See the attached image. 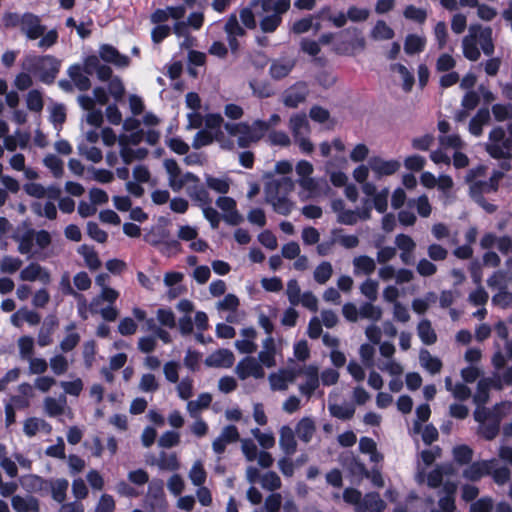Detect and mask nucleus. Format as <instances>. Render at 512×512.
<instances>
[{"instance_id":"f257e3e1","label":"nucleus","mask_w":512,"mask_h":512,"mask_svg":"<svg viewBox=\"0 0 512 512\" xmlns=\"http://www.w3.org/2000/svg\"><path fill=\"white\" fill-rule=\"evenodd\" d=\"M22 70L31 73L47 85L54 83L61 68V60L53 55H26L21 63Z\"/></svg>"},{"instance_id":"f03ea898","label":"nucleus","mask_w":512,"mask_h":512,"mask_svg":"<svg viewBox=\"0 0 512 512\" xmlns=\"http://www.w3.org/2000/svg\"><path fill=\"white\" fill-rule=\"evenodd\" d=\"M486 152L494 159L512 158V138L506 135L502 126L494 127L488 135Z\"/></svg>"},{"instance_id":"7ed1b4c3","label":"nucleus","mask_w":512,"mask_h":512,"mask_svg":"<svg viewBox=\"0 0 512 512\" xmlns=\"http://www.w3.org/2000/svg\"><path fill=\"white\" fill-rule=\"evenodd\" d=\"M291 7V0H275L273 6H270V15H266L260 20L259 26L263 33H273L282 23V15Z\"/></svg>"},{"instance_id":"20e7f679","label":"nucleus","mask_w":512,"mask_h":512,"mask_svg":"<svg viewBox=\"0 0 512 512\" xmlns=\"http://www.w3.org/2000/svg\"><path fill=\"white\" fill-rule=\"evenodd\" d=\"M241 135L237 139L240 148H248L252 143L261 140L269 130V124L263 120H255L252 124L246 123V128H241Z\"/></svg>"},{"instance_id":"39448f33","label":"nucleus","mask_w":512,"mask_h":512,"mask_svg":"<svg viewBox=\"0 0 512 512\" xmlns=\"http://www.w3.org/2000/svg\"><path fill=\"white\" fill-rule=\"evenodd\" d=\"M498 465V460L493 458L490 460L475 461L463 470V477L469 481L477 482L482 477L488 476L492 473L494 466Z\"/></svg>"},{"instance_id":"423d86ee","label":"nucleus","mask_w":512,"mask_h":512,"mask_svg":"<svg viewBox=\"0 0 512 512\" xmlns=\"http://www.w3.org/2000/svg\"><path fill=\"white\" fill-rule=\"evenodd\" d=\"M20 31L28 40H36L44 34L46 27L41 23V19L38 15L25 12L23 14Z\"/></svg>"},{"instance_id":"0eeeda50","label":"nucleus","mask_w":512,"mask_h":512,"mask_svg":"<svg viewBox=\"0 0 512 512\" xmlns=\"http://www.w3.org/2000/svg\"><path fill=\"white\" fill-rule=\"evenodd\" d=\"M235 372L241 380H245L251 376L260 379L265 375L261 364L252 356H246L239 361L236 365Z\"/></svg>"},{"instance_id":"6e6552de","label":"nucleus","mask_w":512,"mask_h":512,"mask_svg":"<svg viewBox=\"0 0 512 512\" xmlns=\"http://www.w3.org/2000/svg\"><path fill=\"white\" fill-rule=\"evenodd\" d=\"M502 173L495 171L487 181L478 180L469 186V195L472 199L482 198L485 193H494L498 190Z\"/></svg>"},{"instance_id":"1a4fd4ad","label":"nucleus","mask_w":512,"mask_h":512,"mask_svg":"<svg viewBox=\"0 0 512 512\" xmlns=\"http://www.w3.org/2000/svg\"><path fill=\"white\" fill-rule=\"evenodd\" d=\"M480 24H472L469 27L468 34L462 40L463 55L470 61H477L480 56V50L477 47V30Z\"/></svg>"},{"instance_id":"9d476101","label":"nucleus","mask_w":512,"mask_h":512,"mask_svg":"<svg viewBox=\"0 0 512 512\" xmlns=\"http://www.w3.org/2000/svg\"><path fill=\"white\" fill-rule=\"evenodd\" d=\"M216 205L220 208L225 214L223 215V219L229 225H239L243 221L242 215L236 209V201L228 196H220L216 200Z\"/></svg>"},{"instance_id":"9b49d317","label":"nucleus","mask_w":512,"mask_h":512,"mask_svg":"<svg viewBox=\"0 0 512 512\" xmlns=\"http://www.w3.org/2000/svg\"><path fill=\"white\" fill-rule=\"evenodd\" d=\"M308 95L307 85L303 82L297 83L284 92L283 103L289 108H297L303 103Z\"/></svg>"},{"instance_id":"f8f14e48","label":"nucleus","mask_w":512,"mask_h":512,"mask_svg":"<svg viewBox=\"0 0 512 512\" xmlns=\"http://www.w3.org/2000/svg\"><path fill=\"white\" fill-rule=\"evenodd\" d=\"M99 57L117 67H127L130 63L128 56L121 54L114 46L102 44L99 48Z\"/></svg>"},{"instance_id":"ddd939ff","label":"nucleus","mask_w":512,"mask_h":512,"mask_svg":"<svg viewBox=\"0 0 512 512\" xmlns=\"http://www.w3.org/2000/svg\"><path fill=\"white\" fill-rule=\"evenodd\" d=\"M159 222H162V225L153 226L145 235L144 241L150 244L153 247H158L161 245L166 239L170 238V231L165 227L169 220L160 217Z\"/></svg>"},{"instance_id":"4468645a","label":"nucleus","mask_w":512,"mask_h":512,"mask_svg":"<svg viewBox=\"0 0 512 512\" xmlns=\"http://www.w3.org/2000/svg\"><path fill=\"white\" fill-rule=\"evenodd\" d=\"M296 61L291 58L281 57L274 59L269 68V74L274 80H281L287 77L295 67Z\"/></svg>"},{"instance_id":"2eb2a0df","label":"nucleus","mask_w":512,"mask_h":512,"mask_svg":"<svg viewBox=\"0 0 512 512\" xmlns=\"http://www.w3.org/2000/svg\"><path fill=\"white\" fill-rule=\"evenodd\" d=\"M369 166L373 172L381 177L393 175L401 165L398 160H383L380 157H373L369 160Z\"/></svg>"},{"instance_id":"dca6fc26","label":"nucleus","mask_w":512,"mask_h":512,"mask_svg":"<svg viewBox=\"0 0 512 512\" xmlns=\"http://www.w3.org/2000/svg\"><path fill=\"white\" fill-rule=\"evenodd\" d=\"M279 446L286 456H291L297 451L295 432L288 425H283L279 430Z\"/></svg>"},{"instance_id":"f3484780","label":"nucleus","mask_w":512,"mask_h":512,"mask_svg":"<svg viewBox=\"0 0 512 512\" xmlns=\"http://www.w3.org/2000/svg\"><path fill=\"white\" fill-rule=\"evenodd\" d=\"M234 363V355L228 349H218L205 359V365L208 367L230 368Z\"/></svg>"},{"instance_id":"a211bd4d","label":"nucleus","mask_w":512,"mask_h":512,"mask_svg":"<svg viewBox=\"0 0 512 512\" xmlns=\"http://www.w3.org/2000/svg\"><path fill=\"white\" fill-rule=\"evenodd\" d=\"M294 182L290 177L283 176L270 181L265 186V194H278L288 196L294 189Z\"/></svg>"},{"instance_id":"6ab92c4d","label":"nucleus","mask_w":512,"mask_h":512,"mask_svg":"<svg viewBox=\"0 0 512 512\" xmlns=\"http://www.w3.org/2000/svg\"><path fill=\"white\" fill-rule=\"evenodd\" d=\"M490 120L491 116L489 109L487 107L480 108L469 122V132L476 137L481 136L483 133V126L488 124Z\"/></svg>"},{"instance_id":"aec40b11","label":"nucleus","mask_w":512,"mask_h":512,"mask_svg":"<svg viewBox=\"0 0 512 512\" xmlns=\"http://www.w3.org/2000/svg\"><path fill=\"white\" fill-rule=\"evenodd\" d=\"M19 278L22 281H35L40 279L43 283L50 282V274L43 270L38 263H30L21 270Z\"/></svg>"},{"instance_id":"412c9836","label":"nucleus","mask_w":512,"mask_h":512,"mask_svg":"<svg viewBox=\"0 0 512 512\" xmlns=\"http://www.w3.org/2000/svg\"><path fill=\"white\" fill-rule=\"evenodd\" d=\"M265 201L272 205L273 210L280 215H289L293 208V202L284 195L265 194Z\"/></svg>"},{"instance_id":"4be33fe9","label":"nucleus","mask_w":512,"mask_h":512,"mask_svg":"<svg viewBox=\"0 0 512 512\" xmlns=\"http://www.w3.org/2000/svg\"><path fill=\"white\" fill-rule=\"evenodd\" d=\"M306 382L300 385L299 390L307 397H311L315 390L319 387L318 368L314 365H309L305 369Z\"/></svg>"},{"instance_id":"5701e85b","label":"nucleus","mask_w":512,"mask_h":512,"mask_svg":"<svg viewBox=\"0 0 512 512\" xmlns=\"http://www.w3.org/2000/svg\"><path fill=\"white\" fill-rule=\"evenodd\" d=\"M316 431L315 422L310 417L302 418L296 425L294 432L298 438L304 442L309 443Z\"/></svg>"},{"instance_id":"b1692460","label":"nucleus","mask_w":512,"mask_h":512,"mask_svg":"<svg viewBox=\"0 0 512 512\" xmlns=\"http://www.w3.org/2000/svg\"><path fill=\"white\" fill-rule=\"evenodd\" d=\"M186 193L193 201L197 202L201 207L211 205L212 203V199L208 191L201 183L188 185L186 187Z\"/></svg>"},{"instance_id":"393cba45","label":"nucleus","mask_w":512,"mask_h":512,"mask_svg":"<svg viewBox=\"0 0 512 512\" xmlns=\"http://www.w3.org/2000/svg\"><path fill=\"white\" fill-rule=\"evenodd\" d=\"M11 505L16 512H39V501L33 496L23 498L15 495L11 499Z\"/></svg>"},{"instance_id":"a878e982","label":"nucleus","mask_w":512,"mask_h":512,"mask_svg":"<svg viewBox=\"0 0 512 512\" xmlns=\"http://www.w3.org/2000/svg\"><path fill=\"white\" fill-rule=\"evenodd\" d=\"M492 33V28L489 26L482 27L480 25L479 30H477V42H479L480 47L486 56H491L495 50Z\"/></svg>"},{"instance_id":"bb28decb","label":"nucleus","mask_w":512,"mask_h":512,"mask_svg":"<svg viewBox=\"0 0 512 512\" xmlns=\"http://www.w3.org/2000/svg\"><path fill=\"white\" fill-rule=\"evenodd\" d=\"M289 128L294 138H297L303 133L308 134L310 132V126L306 114L297 113L292 115L289 121Z\"/></svg>"},{"instance_id":"cd10ccee","label":"nucleus","mask_w":512,"mask_h":512,"mask_svg":"<svg viewBox=\"0 0 512 512\" xmlns=\"http://www.w3.org/2000/svg\"><path fill=\"white\" fill-rule=\"evenodd\" d=\"M419 360L421 366L431 374L439 373L443 367L442 361L433 357L427 349L420 350Z\"/></svg>"},{"instance_id":"c85d7f7f","label":"nucleus","mask_w":512,"mask_h":512,"mask_svg":"<svg viewBox=\"0 0 512 512\" xmlns=\"http://www.w3.org/2000/svg\"><path fill=\"white\" fill-rule=\"evenodd\" d=\"M354 274L370 275L376 269V264L373 258L367 255H361L353 259Z\"/></svg>"},{"instance_id":"c756f323","label":"nucleus","mask_w":512,"mask_h":512,"mask_svg":"<svg viewBox=\"0 0 512 512\" xmlns=\"http://www.w3.org/2000/svg\"><path fill=\"white\" fill-rule=\"evenodd\" d=\"M418 336L425 345H432L437 341V335L428 319H423L417 326Z\"/></svg>"},{"instance_id":"7c9ffc66","label":"nucleus","mask_w":512,"mask_h":512,"mask_svg":"<svg viewBox=\"0 0 512 512\" xmlns=\"http://www.w3.org/2000/svg\"><path fill=\"white\" fill-rule=\"evenodd\" d=\"M426 39L416 34H408L404 41V51L408 55H414L425 49Z\"/></svg>"},{"instance_id":"2f4dec72","label":"nucleus","mask_w":512,"mask_h":512,"mask_svg":"<svg viewBox=\"0 0 512 512\" xmlns=\"http://www.w3.org/2000/svg\"><path fill=\"white\" fill-rule=\"evenodd\" d=\"M66 405V397L61 395L59 399L47 397L44 401L45 411L48 416L56 417L64 413V407Z\"/></svg>"},{"instance_id":"473e14b6","label":"nucleus","mask_w":512,"mask_h":512,"mask_svg":"<svg viewBox=\"0 0 512 512\" xmlns=\"http://www.w3.org/2000/svg\"><path fill=\"white\" fill-rule=\"evenodd\" d=\"M502 419V414H498L497 416L490 419V422L484 424L480 428L481 436L488 441H491L497 437L500 431V422Z\"/></svg>"},{"instance_id":"72a5a7b5","label":"nucleus","mask_w":512,"mask_h":512,"mask_svg":"<svg viewBox=\"0 0 512 512\" xmlns=\"http://www.w3.org/2000/svg\"><path fill=\"white\" fill-rule=\"evenodd\" d=\"M78 253L83 256L85 263L90 270H97L100 268L101 261L93 247L83 244L78 248Z\"/></svg>"},{"instance_id":"f704fd0d","label":"nucleus","mask_w":512,"mask_h":512,"mask_svg":"<svg viewBox=\"0 0 512 512\" xmlns=\"http://www.w3.org/2000/svg\"><path fill=\"white\" fill-rule=\"evenodd\" d=\"M330 414L340 420H350L355 414V406L352 403H345L344 405L330 404Z\"/></svg>"},{"instance_id":"c9c22d12","label":"nucleus","mask_w":512,"mask_h":512,"mask_svg":"<svg viewBox=\"0 0 512 512\" xmlns=\"http://www.w3.org/2000/svg\"><path fill=\"white\" fill-rule=\"evenodd\" d=\"M384 507L385 503L377 492L367 493L360 505V509L363 508L374 512H380Z\"/></svg>"},{"instance_id":"e433bc0d","label":"nucleus","mask_w":512,"mask_h":512,"mask_svg":"<svg viewBox=\"0 0 512 512\" xmlns=\"http://www.w3.org/2000/svg\"><path fill=\"white\" fill-rule=\"evenodd\" d=\"M224 31L227 36L243 37L246 35V30L239 24L236 14H230L225 22Z\"/></svg>"},{"instance_id":"4c0bfd02","label":"nucleus","mask_w":512,"mask_h":512,"mask_svg":"<svg viewBox=\"0 0 512 512\" xmlns=\"http://www.w3.org/2000/svg\"><path fill=\"white\" fill-rule=\"evenodd\" d=\"M454 461L459 465H468L473 458V450L468 445L462 444L453 448Z\"/></svg>"},{"instance_id":"58836bf2","label":"nucleus","mask_w":512,"mask_h":512,"mask_svg":"<svg viewBox=\"0 0 512 512\" xmlns=\"http://www.w3.org/2000/svg\"><path fill=\"white\" fill-rule=\"evenodd\" d=\"M394 35L393 29L383 20H378L371 31V37L375 40H389Z\"/></svg>"},{"instance_id":"ea45409f","label":"nucleus","mask_w":512,"mask_h":512,"mask_svg":"<svg viewBox=\"0 0 512 512\" xmlns=\"http://www.w3.org/2000/svg\"><path fill=\"white\" fill-rule=\"evenodd\" d=\"M27 108L32 112H41L44 107V101L41 91L38 89L30 90L26 96Z\"/></svg>"},{"instance_id":"a19ab883","label":"nucleus","mask_w":512,"mask_h":512,"mask_svg":"<svg viewBox=\"0 0 512 512\" xmlns=\"http://www.w3.org/2000/svg\"><path fill=\"white\" fill-rule=\"evenodd\" d=\"M501 406H502V403H498L493 407L492 410H490L485 407H480V405H478V407L475 409L474 414H473L475 421L483 424L486 420L492 419L493 417H495L501 413L500 412Z\"/></svg>"},{"instance_id":"79ce46f5","label":"nucleus","mask_w":512,"mask_h":512,"mask_svg":"<svg viewBox=\"0 0 512 512\" xmlns=\"http://www.w3.org/2000/svg\"><path fill=\"white\" fill-rule=\"evenodd\" d=\"M333 268L330 262L323 261L314 270V280L318 284H325L332 276Z\"/></svg>"},{"instance_id":"37998d69","label":"nucleus","mask_w":512,"mask_h":512,"mask_svg":"<svg viewBox=\"0 0 512 512\" xmlns=\"http://www.w3.org/2000/svg\"><path fill=\"white\" fill-rule=\"evenodd\" d=\"M294 378L293 373L284 371L283 374H271L269 381L273 390H285L287 388V381H292Z\"/></svg>"},{"instance_id":"c03bdc74","label":"nucleus","mask_w":512,"mask_h":512,"mask_svg":"<svg viewBox=\"0 0 512 512\" xmlns=\"http://www.w3.org/2000/svg\"><path fill=\"white\" fill-rule=\"evenodd\" d=\"M44 165L50 169L55 178H60L63 175V161L54 154L47 155L44 160Z\"/></svg>"},{"instance_id":"a18cd8bd","label":"nucleus","mask_w":512,"mask_h":512,"mask_svg":"<svg viewBox=\"0 0 512 512\" xmlns=\"http://www.w3.org/2000/svg\"><path fill=\"white\" fill-rule=\"evenodd\" d=\"M206 477L207 474L202 463L200 461H196L189 472L191 482L195 486H202L206 481Z\"/></svg>"},{"instance_id":"49530a36","label":"nucleus","mask_w":512,"mask_h":512,"mask_svg":"<svg viewBox=\"0 0 512 512\" xmlns=\"http://www.w3.org/2000/svg\"><path fill=\"white\" fill-rule=\"evenodd\" d=\"M158 466L162 470L175 471L179 468V462L175 453L166 454L161 452L159 455Z\"/></svg>"},{"instance_id":"de8ad7c7","label":"nucleus","mask_w":512,"mask_h":512,"mask_svg":"<svg viewBox=\"0 0 512 512\" xmlns=\"http://www.w3.org/2000/svg\"><path fill=\"white\" fill-rule=\"evenodd\" d=\"M344 33L351 34L353 37L350 41V46L353 50L363 51L366 47V40L362 35L361 30L356 27H350L344 30Z\"/></svg>"},{"instance_id":"09e8293b","label":"nucleus","mask_w":512,"mask_h":512,"mask_svg":"<svg viewBox=\"0 0 512 512\" xmlns=\"http://www.w3.org/2000/svg\"><path fill=\"white\" fill-rule=\"evenodd\" d=\"M261 485L264 489L275 491L282 485L281 479L274 471H268L261 477Z\"/></svg>"},{"instance_id":"8fccbe9b","label":"nucleus","mask_w":512,"mask_h":512,"mask_svg":"<svg viewBox=\"0 0 512 512\" xmlns=\"http://www.w3.org/2000/svg\"><path fill=\"white\" fill-rule=\"evenodd\" d=\"M371 302L372 301L366 302L361 305L359 315L362 318L378 321L382 316V310L379 307L374 306Z\"/></svg>"},{"instance_id":"3c124183","label":"nucleus","mask_w":512,"mask_h":512,"mask_svg":"<svg viewBox=\"0 0 512 512\" xmlns=\"http://www.w3.org/2000/svg\"><path fill=\"white\" fill-rule=\"evenodd\" d=\"M494 118L498 122L512 119V104H494L491 108Z\"/></svg>"},{"instance_id":"603ef678","label":"nucleus","mask_w":512,"mask_h":512,"mask_svg":"<svg viewBox=\"0 0 512 512\" xmlns=\"http://www.w3.org/2000/svg\"><path fill=\"white\" fill-rule=\"evenodd\" d=\"M250 87L253 90V93L260 98H268L274 94L272 86L266 81L250 82Z\"/></svg>"},{"instance_id":"864d4df0","label":"nucleus","mask_w":512,"mask_h":512,"mask_svg":"<svg viewBox=\"0 0 512 512\" xmlns=\"http://www.w3.org/2000/svg\"><path fill=\"white\" fill-rule=\"evenodd\" d=\"M69 483L66 479H58L52 484V497L58 503H62L66 498V491Z\"/></svg>"},{"instance_id":"5fc2aeb1","label":"nucleus","mask_w":512,"mask_h":512,"mask_svg":"<svg viewBox=\"0 0 512 512\" xmlns=\"http://www.w3.org/2000/svg\"><path fill=\"white\" fill-rule=\"evenodd\" d=\"M206 184L208 188L221 194L228 193L230 188V184L227 180L216 178L211 175L206 176Z\"/></svg>"},{"instance_id":"6e6d98bb","label":"nucleus","mask_w":512,"mask_h":512,"mask_svg":"<svg viewBox=\"0 0 512 512\" xmlns=\"http://www.w3.org/2000/svg\"><path fill=\"white\" fill-rule=\"evenodd\" d=\"M108 90L116 101L122 100L125 94V87L120 77L114 76L111 80H109Z\"/></svg>"},{"instance_id":"4d7b16f0","label":"nucleus","mask_w":512,"mask_h":512,"mask_svg":"<svg viewBox=\"0 0 512 512\" xmlns=\"http://www.w3.org/2000/svg\"><path fill=\"white\" fill-rule=\"evenodd\" d=\"M403 14L405 18L414 20L420 24H423L427 18L426 11L422 8L415 7L414 5H408Z\"/></svg>"},{"instance_id":"13d9d810","label":"nucleus","mask_w":512,"mask_h":512,"mask_svg":"<svg viewBox=\"0 0 512 512\" xmlns=\"http://www.w3.org/2000/svg\"><path fill=\"white\" fill-rule=\"evenodd\" d=\"M301 289L296 279H291L287 283L286 294L291 305L296 306L300 303Z\"/></svg>"},{"instance_id":"bf43d9fd","label":"nucleus","mask_w":512,"mask_h":512,"mask_svg":"<svg viewBox=\"0 0 512 512\" xmlns=\"http://www.w3.org/2000/svg\"><path fill=\"white\" fill-rule=\"evenodd\" d=\"M214 138L211 132L207 131L206 129L199 130L192 142V147L194 149H200L204 146L210 145L213 142Z\"/></svg>"},{"instance_id":"052dcab7","label":"nucleus","mask_w":512,"mask_h":512,"mask_svg":"<svg viewBox=\"0 0 512 512\" xmlns=\"http://www.w3.org/2000/svg\"><path fill=\"white\" fill-rule=\"evenodd\" d=\"M19 352L23 359H28L33 354L34 339L31 336H22L18 340Z\"/></svg>"},{"instance_id":"680f3d73","label":"nucleus","mask_w":512,"mask_h":512,"mask_svg":"<svg viewBox=\"0 0 512 512\" xmlns=\"http://www.w3.org/2000/svg\"><path fill=\"white\" fill-rule=\"evenodd\" d=\"M23 20V14L20 15L16 12H5L1 18L2 25L6 29H12L16 27H21V23Z\"/></svg>"},{"instance_id":"e2e57ef3","label":"nucleus","mask_w":512,"mask_h":512,"mask_svg":"<svg viewBox=\"0 0 512 512\" xmlns=\"http://www.w3.org/2000/svg\"><path fill=\"white\" fill-rule=\"evenodd\" d=\"M87 233L92 239L99 243H105L108 239V234L93 221L87 223Z\"/></svg>"},{"instance_id":"0e129e2a","label":"nucleus","mask_w":512,"mask_h":512,"mask_svg":"<svg viewBox=\"0 0 512 512\" xmlns=\"http://www.w3.org/2000/svg\"><path fill=\"white\" fill-rule=\"evenodd\" d=\"M180 442V435L175 431L164 432L159 440L158 445L163 448H171L177 446Z\"/></svg>"},{"instance_id":"69168bd1","label":"nucleus","mask_w":512,"mask_h":512,"mask_svg":"<svg viewBox=\"0 0 512 512\" xmlns=\"http://www.w3.org/2000/svg\"><path fill=\"white\" fill-rule=\"evenodd\" d=\"M493 509V500L491 497H482L471 503L469 512H491Z\"/></svg>"},{"instance_id":"338daca9","label":"nucleus","mask_w":512,"mask_h":512,"mask_svg":"<svg viewBox=\"0 0 512 512\" xmlns=\"http://www.w3.org/2000/svg\"><path fill=\"white\" fill-rule=\"evenodd\" d=\"M22 266V260L19 258L5 256L1 262V271L3 273L13 274Z\"/></svg>"},{"instance_id":"774afa93","label":"nucleus","mask_w":512,"mask_h":512,"mask_svg":"<svg viewBox=\"0 0 512 512\" xmlns=\"http://www.w3.org/2000/svg\"><path fill=\"white\" fill-rule=\"evenodd\" d=\"M492 303L504 309L508 308L512 306V293L502 289L492 297Z\"/></svg>"}]
</instances>
